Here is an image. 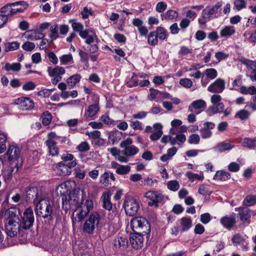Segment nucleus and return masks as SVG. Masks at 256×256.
<instances>
[{
	"label": "nucleus",
	"mask_w": 256,
	"mask_h": 256,
	"mask_svg": "<svg viewBox=\"0 0 256 256\" xmlns=\"http://www.w3.org/2000/svg\"><path fill=\"white\" fill-rule=\"evenodd\" d=\"M130 225L134 232L148 234L150 232V224L144 217H136L132 219Z\"/></svg>",
	"instance_id": "4"
},
{
	"label": "nucleus",
	"mask_w": 256,
	"mask_h": 256,
	"mask_svg": "<svg viewBox=\"0 0 256 256\" xmlns=\"http://www.w3.org/2000/svg\"><path fill=\"white\" fill-rule=\"evenodd\" d=\"M181 226L180 231L184 232L188 231L192 226V220L190 218L183 217L180 220Z\"/></svg>",
	"instance_id": "33"
},
{
	"label": "nucleus",
	"mask_w": 256,
	"mask_h": 256,
	"mask_svg": "<svg viewBox=\"0 0 256 256\" xmlns=\"http://www.w3.org/2000/svg\"><path fill=\"white\" fill-rule=\"evenodd\" d=\"M236 32V30L233 26H226L220 31V36L223 37H228L233 34Z\"/></svg>",
	"instance_id": "38"
},
{
	"label": "nucleus",
	"mask_w": 256,
	"mask_h": 256,
	"mask_svg": "<svg viewBox=\"0 0 256 256\" xmlns=\"http://www.w3.org/2000/svg\"><path fill=\"white\" fill-rule=\"evenodd\" d=\"M206 107V102L204 100H198L193 102L189 106L188 110L190 112H193V109H194L197 110L195 112L196 114H198L204 110Z\"/></svg>",
	"instance_id": "20"
},
{
	"label": "nucleus",
	"mask_w": 256,
	"mask_h": 256,
	"mask_svg": "<svg viewBox=\"0 0 256 256\" xmlns=\"http://www.w3.org/2000/svg\"><path fill=\"white\" fill-rule=\"evenodd\" d=\"M150 94L148 95V98L150 100H154L158 102V98L159 94V90L151 88L150 89Z\"/></svg>",
	"instance_id": "57"
},
{
	"label": "nucleus",
	"mask_w": 256,
	"mask_h": 256,
	"mask_svg": "<svg viewBox=\"0 0 256 256\" xmlns=\"http://www.w3.org/2000/svg\"><path fill=\"white\" fill-rule=\"evenodd\" d=\"M18 214L19 210L16 208H10L6 211V214L7 218L5 224L6 232L10 237H14L19 234L25 239L26 236L22 232L20 218Z\"/></svg>",
	"instance_id": "2"
},
{
	"label": "nucleus",
	"mask_w": 256,
	"mask_h": 256,
	"mask_svg": "<svg viewBox=\"0 0 256 256\" xmlns=\"http://www.w3.org/2000/svg\"><path fill=\"white\" fill-rule=\"evenodd\" d=\"M122 136V133L118 130L110 132L108 136V141L112 144H114L119 142Z\"/></svg>",
	"instance_id": "31"
},
{
	"label": "nucleus",
	"mask_w": 256,
	"mask_h": 256,
	"mask_svg": "<svg viewBox=\"0 0 256 256\" xmlns=\"http://www.w3.org/2000/svg\"><path fill=\"white\" fill-rule=\"evenodd\" d=\"M14 172H18L16 171V167L10 164V168L6 170L4 174V178L6 183H9L10 182Z\"/></svg>",
	"instance_id": "40"
},
{
	"label": "nucleus",
	"mask_w": 256,
	"mask_h": 256,
	"mask_svg": "<svg viewBox=\"0 0 256 256\" xmlns=\"http://www.w3.org/2000/svg\"><path fill=\"white\" fill-rule=\"evenodd\" d=\"M147 40L148 44L151 46H155L158 44V40L154 31H152L148 34Z\"/></svg>",
	"instance_id": "41"
},
{
	"label": "nucleus",
	"mask_w": 256,
	"mask_h": 256,
	"mask_svg": "<svg viewBox=\"0 0 256 256\" xmlns=\"http://www.w3.org/2000/svg\"><path fill=\"white\" fill-rule=\"evenodd\" d=\"M186 176L187 178L192 182L196 180L202 181L204 178V176L202 175L201 176L198 174H194L190 171L187 172L186 173Z\"/></svg>",
	"instance_id": "45"
},
{
	"label": "nucleus",
	"mask_w": 256,
	"mask_h": 256,
	"mask_svg": "<svg viewBox=\"0 0 256 256\" xmlns=\"http://www.w3.org/2000/svg\"><path fill=\"white\" fill-rule=\"evenodd\" d=\"M240 61L248 68L252 70L251 75L250 76V78L252 82H256V60L253 61L248 59H244Z\"/></svg>",
	"instance_id": "22"
},
{
	"label": "nucleus",
	"mask_w": 256,
	"mask_h": 256,
	"mask_svg": "<svg viewBox=\"0 0 256 256\" xmlns=\"http://www.w3.org/2000/svg\"><path fill=\"white\" fill-rule=\"evenodd\" d=\"M179 182L176 180L168 181L167 183V187L170 190L176 192L180 188Z\"/></svg>",
	"instance_id": "53"
},
{
	"label": "nucleus",
	"mask_w": 256,
	"mask_h": 256,
	"mask_svg": "<svg viewBox=\"0 0 256 256\" xmlns=\"http://www.w3.org/2000/svg\"><path fill=\"white\" fill-rule=\"evenodd\" d=\"M198 192L202 196L210 195L211 192L208 186L204 184H200L198 189Z\"/></svg>",
	"instance_id": "56"
},
{
	"label": "nucleus",
	"mask_w": 256,
	"mask_h": 256,
	"mask_svg": "<svg viewBox=\"0 0 256 256\" xmlns=\"http://www.w3.org/2000/svg\"><path fill=\"white\" fill-rule=\"evenodd\" d=\"M100 182L106 186H108L110 184L108 172H104L100 176Z\"/></svg>",
	"instance_id": "60"
},
{
	"label": "nucleus",
	"mask_w": 256,
	"mask_h": 256,
	"mask_svg": "<svg viewBox=\"0 0 256 256\" xmlns=\"http://www.w3.org/2000/svg\"><path fill=\"white\" fill-rule=\"evenodd\" d=\"M234 146V145L232 144L231 143L226 142V141L219 142L214 148L216 152L222 153L226 150H229Z\"/></svg>",
	"instance_id": "25"
},
{
	"label": "nucleus",
	"mask_w": 256,
	"mask_h": 256,
	"mask_svg": "<svg viewBox=\"0 0 256 256\" xmlns=\"http://www.w3.org/2000/svg\"><path fill=\"white\" fill-rule=\"evenodd\" d=\"M144 196L152 200L148 203L149 206L155 204L158 206L157 204L162 202L164 198V196L158 192L148 191L145 194Z\"/></svg>",
	"instance_id": "14"
},
{
	"label": "nucleus",
	"mask_w": 256,
	"mask_h": 256,
	"mask_svg": "<svg viewBox=\"0 0 256 256\" xmlns=\"http://www.w3.org/2000/svg\"><path fill=\"white\" fill-rule=\"evenodd\" d=\"M82 195H84V190H82ZM85 210H88L89 213L94 207V202L92 200L86 199L84 201V196H82V204L81 206H80Z\"/></svg>",
	"instance_id": "36"
},
{
	"label": "nucleus",
	"mask_w": 256,
	"mask_h": 256,
	"mask_svg": "<svg viewBox=\"0 0 256 256\" xmlns=\"http://www.w3.org/2000/svg\"><path fill=\"white\" fill-rule=\"evenodd\" d=\"M243 204L246 206H250L256 204V196L248 195L244 200Z\"/></svg>",
	"instance_id": "46"
},
{
	"label": "nucleus",
	"mask_w": 256,
	"mask_h": 256,
	"mask_svg": "<svg viewBox=\"0 0 256 256\" xmlns=\"http://www.w3.org/2000/svg\"><path fill=\"white\" fill-rule=\"evenodd\" d=\"M250 116V113L246 110L243 109L238 111L235 115V118H238L241 120H246Z\"/></svg>",
	"instance_id": "51"
},
{
	"label": "nucleus",
	"mask_w": 256,
	"mask_h": 256,
	"mask_svg": "<svg viewBox=\"0 0 256 256\" xmlns=\"http://www.w3.org/2000/svg\"><path fill=\"white\" fill-rule=\"evenodd\" d=\"M221 4L218 2L212 8H206L202 11V18L210 19L212 15L218 13V10Z\"/></svg>",
	"instance_id": "21"
},
{
	"label": "nucleus",
	"mask_w": 256,
	"mask_h": 256,
	"mask_svg": "<svg viewBox=\"0 0 256 256\" xmlns=\"http://www.w3.org/2000/svg\"><path fill=\"white\" fill-rule=\"evenodd\" d=\"M42 198V192L39 191L37 188L30 187L26 190V200L29 201L33 200L34 202L36 204L40 199Z\"/></svg>",
	"instance_id": "12"
},
{
	"label": "nucleus",
	"mask_w": 256,
	"mask_h": 256,
	"mask_svg": "<svg viewBox=\"0 0 256 256\" xmlns=\"http://www.w3.org/2000/svg\"><path fill=\"white\" fill-rule=\"evenodd\" d=\"M144 235L145 234L137 232H134V233L131 234L130 240V243L134 248L138 250L141 248L142 247Z\"/></svg>",
	"instance_id": "15"
},
{
	"label": "nucleus",
	"mask_w": 256,
	"mask_h": 256,
	"mask_svg": "<svg viewBox=\"0 0 256 256\" xmlns=\"http://www.w3.org/2000/svg\"><path fill=\"white\" fill-rule=\"evenodd\" d=\"M99 110L100 107L98 104H91L86 110L84 117L86 118H92L96 115Z\"/></svg>",
	"instance_id": "26"
},
{
	"label": "nucleus",
	"mask_w": 256,
	"mask_h": 256,
	"mask_svg": "<svg viewBox=\"0 0 256 256\" xmlns=\"http://www.w3.org/2000/svg\"><path fill=\"white\" fill-rule=\"evenodd\" d=\"M6 140V134L4 132H0V154L2 153L6 150L5 143Z\"/></svg>",
	"instance_id": "52"
},
{
	"label": "nucleus",
	"mask_w": 256,
	"mask_h": 256,
	"mask_svg": "<svg viewBox=\"0 0 256 256\" xmlns=\"http://www.w3.org/2000/svg\"><path fill=\"white\" fill-rule=\"evenodd\" d=\"M158 40H166L168 37V34L167 30L162 26H158L154 30Z\"/></svg>",
	"instance_id": "35"
},
{
	"label": "nucleus",
	"mask_w": 256,
	"mask_h": 256,
	"mask_svg": "<svg viewBox=\"0 0 256 256\" xmlns=\"http://www.w3.org/2000/svg\"><path fill=\"white\" fill-rule=\"evenodd\" d=\"M19 47L20 43L16 42H6L4 44V50L6 52L16 50Z\"/></svg>",
	"instance_id": "50"
},
{
	"label": "nucleus",
	"mask_w": 256,
	"mask_h": 256,
	"mask_svg": "<svg viewBox=\"0 0 256 256\" xmlns=\"http://www.w3.org/2000/svg\"><path fill=\"white\" fill-rule=\"evenodd\" d=\"M110 196L108 192H104L102 196V207L108 211H110L112 209V204L110 202Z\"/></svg>",
	"instance_id": "28"
},
{
	"label": "nucleus",
	"mask_w": 256,
	"mask_h": 256,
	"mask_svg": "<svg viewBox=\"0 0 256 256\" xmlns=\"http://www.w3.org/2000/svg\"><path fill=\"white\" fill-rule=\"evenodd\" d=\"M221 224L226 228L230 230L236 224V220L234 216H226L220 220Z\"/></svg>",
	"instance_id": "23"
},
{
	"label": "nucleus",
	"mask_w": 256,
	"mask_h": 256,
	"mask_svg": "<svg viewBox=\"0 0 256 256\" xmlns=\"http://www.w3.org/2000/svg\"><path fill=\"white\" fill-rule=\"evenodd\" d=\"M85 39L86 42L88 45L91 44L92 43L94 42H96V43H98V40L97 36L94 32H92V34H89L88 36V37Z\"/></svg>",
	"instance_id": "58"
},
{
	"label": "nucleus",
	"mask_w": 256,
	"mask_h": 256,
	"mask_svg": "<svg viewBox=\"0 0 256 256\" xmlns=\"http://www.w3.org/2000/svg\"><path fill=\"white\" fill-rule=\"evenodd\" d=\"M166 8L167 4L164 2H160L156 4V10L158 12H163Z\"/></svg>",
	"instance_id": "64"
},
{
	"label": "nucleus",
	"mask_w": 256,
	"mask_h": 256,
	"mask_svg": "<svg viewBox=\"0 0 256 256\" xmlns=\"http://www.w3.org/2000/svg\"><path fill=\"white\" fill-rule=\"evenodd\" d=\"M225 87V80L221 78H218L208 87V90L212 93H222Z\"/></svg>",
	"instance_id": "13"
},
{
	"label": "nucleus",
	"mask_w": 256,
	"mask_h": 256,
	"mask_svg": "<svg viewBox=\"0 0 256 256\" xmlns=\"http://www.w3.org/2000/svg\"><path fill=\"white\" fill-rule=\"evenodd\" d=\"M256 139L248 138H244L242 142V146L248 148H252L256 146Z\"/></svg>",
	"instance_id": "48"
},
{
	"label": "nucleus",
	"mask_w": 256,
	"mask_h": 256,
	"mask_svg": "<svg viewBox=\"0 0 256 256\" xmlns=\"http://www.w3.org/2000/svg\"><path fill=\"white\" fill-rule=\"evenodd\" d=\"M224 104H220L218 106H212L209 107L208 112L210 114L220 113L224 110Z\"/></svg>",
	"instance_id": "43"
},
{
	"label": "nucleus",
	"mask_w": 256,
	"mask_h": 256,
	"mask_svg": "<svg viewBox=\"0 0 256 256\" xmlns=\"http://www.w3.org/2000/svg\"><path fill=\"white\" fill-rule=\"evenodd\" d=\"M74 212H76V216L72 218L73 222H74V219L78 222H82L88 214V210H85L80 206L78 207Z\"/></svg>",
	"instance_id": "30"
},
{
	"label": "nucleus",
	"mask_w": 256,
	"mask_h": 256,
	"mask_svg": "<svg viewBox=\"0 0 256 256\" xmlns=\"http://www.w3.org/2000/svg\"><path fill=\"white\" fill-rule=\"evenodd\" d=\"M204 73L207 77L211 80L215 78L218 76L217 71L213 68H207L205 70Z\"/></svg>",
	"instance_id": "55"
},
{
	"label": "nucleus",
	"mask_w": 256,
	"mask_h": 256,
	"mask_svg": "<svg viewBox=\"0 0 256 256\" xmlns=\"http://www.w3.org/2000/svg\"><path fill=\"white\" fill-rule=\"evenodd\" d=\"M154 128L156 130V132L152 134L150 138L152 140L156 141L158 140L163 134L162 130V126L160 123H156L154 125Z\"/></svg>",
	"instance_id": "32"
},
{
	"label": "nucleus",
	"mask_w": 256,
	"mask_h": 256,
	"mask_svg": "<svg viewBox=\"0 0 256 256\" xmlns=\"http://www.w3.org/2000/svg\"><path fill=\"white\" fill-rule=\"evenodd\" d=\"M34 222V216L32 209L31 208H26L21 216L20 223L22 232L24 230L30 229L33 225Z\"/></svg>",
	"instance_id": "8"
},
{
	"label": "nucleus",
	"mask_w": 256,
	"mask_h": 256,
	"mask_svg": "<svg viewBox=\"0 0 256 256\" xmlns=\"http://www.w3.org/2000/svg\"><path fill=\"white\" fill-rule=\"evenodd\" d=\"M235 210L238 212V216L242 222H248V224L250 222L252 210L244 207L236 208Z\"/></svg>",
	"instance_id": "19"
},
{
	"label": "nucleus",
	"mask_w": 256,
	"mask_h": 256,
	"mask_svg": "<svg viewBox=\"0 0 256 256\" xmlns=\"http://www.w3.org/2000/svg\"><path fill=\"white\" fill-rule=\"evenodd\" d=\"M178 12L174 10H168L164 14H161L162 20H174L178 17Z\"/></svg>",
	"instance_id": "39"
},
{
	"label": "nucleus",
	"mask_w": 256,
	"mask_h": 256,
	"mask_svg": "<svg viewBox=\"0 0 256 256\" xmlns=\"http://www.w3.org/2000/svg\"><path fill=\"white\" fill-rule=\"evenodd\" d=\"M200 137L198 134H192L188 136V142L190 144H199Z\"/></svg>",
	"instance_id": "59"
},
{
	"label": "nucleus",
	"mask_w": 256,
	"mask_h": 256,
	"mask_svg": "<svg viewBox=\"0 0 256 256\" xmlns=\"http://www.w3.org/2000/svg\"><path fill=\"white\" fill-rule=\"evenodd\" d=\"M35 48L34 43L30 42H26L22 45V48L26 51L31 52Z\"/></svg>",
	"instance_id": "63"
},
{
	"label": "nucleus",
	"mask_w": 256,
	"mask_h": 256,
	"mask_svg": "<svg viewBox=\"0 0 256 256\" xmlns=\"http://www.w3.org/2000/svg\"><path fill=\"white\" fill-rule=\"evenodd\" d=\"M123 206L126 214L129 216H134L136 214L140 208L138 202L132 198L126 200Z\"/></svg>",
	"instance_id": "10"
},
{
	"label": "nucleus",
	"mask_w": 256,
	"mask_h": 256,
	"mask_svg": "<svg viewBox=\"0 0 256 256\" xmlns=\"http://www.w3.org/2000/svg\"><path fill=\"white\" fill-rule=\"evenodd\" d=\"M36 214L44 218H48L49 222L54 220V204L47 198L42 197L36 204Z\"/></svg>",
	"instance_id": "3"
},
{
	"label": "nucleus",
	"mask_w": 256,
	"mask_h": 256,
	"mask_svg": "<svg viewBox=\"0 0 256 256\" xmlns=\"http://www.w3.org/2000/svg\"><path fill=\"white\" fill-rule=\"evenodd\" d=\"M130 166L128 165L124 166L120 164L118 166L116 170V172L120 175L126 174L130 172Z\"/></svg>",
	"instance_id": "49"
},
{
	"label": "nucleus",
	"mask_w": 256,
	"mask_h": 256,
	"mask_svg": "<svg viewBox=\"0 0 256 256\" xmlns=\"http://www.w3.org/2000/svg\"><path fill=\"white\" fill-rule=\"evenodd\" d=\"M81 78V76L76 74L69 77L66 80V82L70 88H73L80 81Z\"/></svg>",
	"instance_id": "42"
},
{
	"label": "nucleus",
	"mask_w": 256,
	"mask_h": 256,
	"mask_svg": "<svg viewBox=\"0 0 256 256\" xmlns=\"http://www.w3.org/2000/svg\"><path fill=\"white\" fill-rule=\"evenodd\" d=\"M113 250L116 252L124 254L128 247V240L124 236H116L112 241Z\"/></svg>",
	"instance_id": "9"
},
{
	"label": "nucleus",
	"mask_w": 256,
	"mask_h": 256,
	"mask_svg": "<svg viewBox=\"0 0 256 256\" xmlns=\"http://www.w3.org/2000/svg\"><path fill=\"white\" fill-rule=\"evenodd\" d=\"M60 64L66 65L73 62L72 56L71 54H64L60 58Z\"/></svg>",
	"instance_id": "54"
},
{
	"label": "nucleus",
	"mask_w": 256,
	"mask_h": 256,
	"mask_svg": "<svg viewBox=\"0 0 256 256\" xmlns=\"http://www.w3.org/2000/svg\"><path fill=\"white\" fill-rule=\"evenodd\" d=\"M41 118L42 124L47 126L50 124L52 121V114L48 111H46L42 114Z\"/></svg>",
	"instance_id": "44"
},
{
	"label": "nucleus",
	"mask_w": 256,
	"mask_h": 256,
	"mask_svg": "<svg viewBox=\"0 0 256 256\" xmlns=\"http://www.w3.org/2000/svg\"><path fill=\"white\" fill-rule=\"evenodd\" d=\"M6 155L8 160L12 162L11 164L16 167V171H18L23 163L19 148L10 146L8 148Z\"/></svg>",
	"instance_id": "5"
},
{
	"label": "nucleus",
	"mask_w": 256,
	"mask_h": 256,
	"mask_svg": "<svg viewBox=\"0 0 256 256\" xmlns=\"http://www.w3.org/2000/svg\"><path fill=\"white\" fill-rule=\"evenodd\" d=\"M132 24L138 28V31L141 36H146L148 34V28L144 25V22L140 19L136 18L132 20Z\"/></svg>",
	"instance_id": "24"
},
{
	"label": "nucleus",
	"mask_w": 256,
	"mask_h": 256,
	"mask_svg": "<svg viewBox=\"0 0 256 256\" xmlns=\"http://www.w3.org/2000/svg\"><path fill=\"white\" fill-rule=\"evenodd\" d=\"M234 6L237 10H240L246 8V1L245 0H236L234 2Z\"/></svg>",
	"instance_id": "62"
},
{
	"label": "nucleus",
	"mask_w": 256,
	"mask_h": 256,
	"mask_svg": "<svg viewBox=\"0 0 256 256\" xmlns=\"http://www.w3.org/2000/svg\"><path fill=\"white\" fill-rule=\"evenodd\" d=\"M230 178V174L225 170L217 171L214 178L215 180L226 181Z\"/></svg>",
	"instance_id": "37"
},
{
	"label": "nucleus",
	"mask_w": 256,
	"mask_h": 256,
	"mask_svg": "<svg viewBox=\"0 0 256 256\" xmlns=\"http://www.w3.org/2000/svg\"><path fill=\"white\" fill-rule=\"evenodd\" d=\"M48 72L50 76H62L64 74L66 70L63 67L56 66L53 68H48Z\"/></svg>",
	"instance_id": "34"
},
{
	"label": "nucleus",
	"mask_w": 256,
	"mask_h": 256,
	"mask_svg": "<svg viewBox=\"0 0 256 256\" xmlns=\"http://www.w3.org/2000/svg\"><path fill=\"white\" fill-rule=\"evenodd\" d=\"M21 68V64L20 63H14L10 64L6 63L4 69L6 71L12 70L14 72H18Z\"/></svg>",
	"instance_id": "47"
},
{
	"label": "nucleus",
	"mask_w": 256,
	"mask_h": 256,
	"mask_svg": "<svg viewBox=\"0 0 256 256\" xmlns=\"http://www.w3.org/2000/svg\"><path fill=\"white\" fill-rule=\"evenodd\" d=\"M70 182H66L58 186L56 191L62 197V208L66 212L69 210H74L79 204L78 190L74 189L72 192L70 190Z\"/></svg>",
	"instance_id": "1"
},
{
	"label": "nucleus",
	"mask_w": 256,
	"mask_h": 256,
	"mask_svg": "<svg viewBox=\"0 0 256 256\" xmlns=\"http://www.w3.org/2000/svg\"><path fill=\"white\" fill-rule=\"evenodd\" d=\"M215 126L214 123L212 122H206L204 124V127L200 130L202 138L204 139L208 138L212 136V132L210 130Z\"/></svg>",
	"instance_id": "18"
},
{
	"label": "nucleus",
	"mask_w": 256,
	"mask_h": 256,
	"mask_svg": "<svg viewBox=\"0 0 256 256\" xmlns=\"http://www.w3.org/2000/svg\"><path fill=\"white\" fill-rule=\"evenodd\" d=\"M56 174L60 176H65L70 174L72 171H70L68 168L66 167V164L63 162L58 164L56 166Z\"/></svg>",
	"instance_id": "27"
},
{
	"label": "nucleus",
	"mask_w": 256,
	"mask_h": 256,
	"mask_svg": "<svg viewBox=\"0 0 256 256\" xmlns=\"http://www.w3.org/2000/svg\"><path fill=\"white\" fill-rule=\"evenodd\" d=\"M232 241L234 246H241L243 251H247L248 248V243L247 242L244 236L240 234H234L232 238Z\"/></svg>",
	"instance_id": "17"
},
{
	"label": "nucleus",
	"mask_w": 256,
	"mask_h": 256,
	"mask_svg": "<svg viewBox=\"0 0 256 256\" xmlns=\"http://www.w3.org/2000/svg\"><path fill=\"white\" fill-rule=\"evenodd\" d=\"M21 2H18L13 3H9L0 9V14L7 18V20L10 18L12 16L16 14L18 12L22 11L21 8H14L16 6L19 4Z\"/></svg>",
	"instance_id": "11"
},
{
	"label": "nucleus",
	"mask_w": 256,
	"mask_h": 256,
	"mask_svg": "<svg viewBox=\"0 0 256 256\" xmlns=\"http://www.w3.org/2000/svg\"><path fill=\"white\" fill-rule=\"evenodd\" d=\"M15 103L18 105V108L22 110H31L34 107V102L28 98H18L16 100Z\"/></svg>",
	"instance_id": "16"
},
{
	"label": "nucleus",
	"mask_w": 256,
	"mask_h": 256,
	"mask_svg": "<svg viewBox=\"0 0 256 256\" xmlns=\"http://www.w3.org/2000/svg\"><path fill=\"white\" fill-rule=\"evenodd\" d=\"M133 140L130 138H128L120 144V148L124 150L123 154L126 156H133L139 152V149L132 145Z\"/></svg>",
	"instance_id": "7"
},
{
	"label": "nucleus",
	"mask_w": 256,
	"mask_h": 256,
	"mask_svg": "<svg viewBox=\"0 0 256 256\" xmlns=\"http://www.w3.org/2000/svg\"><path fill=\"white\" fill-rule=\"evenodd\" d=\"M90 148L88 142L86 141L82 142L76 147V149L81 152H87L90 150Z\"/></svg>",
	"instance_id": "61"
},
{
	"label": "nucleus",
	"mask_w": 256,
	"mask_h": 256,
	"mask_svg": "<svg viewBox=\"0 0 256 256\" xmlns=\"http://www.w3.org/2000/svg\"><path fill=\"white\" fill-rule=\"evenodd\" d=\"M45 144L48 148L49 153L52 156H56L58 154V148L56 146V141L46 140Z\"/></svg>",
	"instance_id": "29"
},
{
	"label": "nucleus",
	"mask_w": 256,
	"mask_h": 256,
	"mask_svg": "<svg viewBox=\"0 0 256 256\" xmlns=\"http://www.w3.org/2000/svg\"><path fill=\"white\" fill-rule=\"evenodd\" d=\"M100 218V215L98 212L92 213L84 224L83 232L88 234H92L98 226Z\"/></svg>",
	"instance_id": "6"
}]
</instances>
